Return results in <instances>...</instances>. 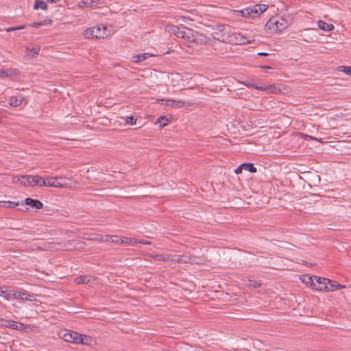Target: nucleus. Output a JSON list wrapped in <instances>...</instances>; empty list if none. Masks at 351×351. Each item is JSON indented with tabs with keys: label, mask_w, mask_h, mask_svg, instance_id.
Returning <instances> with one entry per match:
<instances>
[{
	"label": "nucleus",
	"mask_w": 351,
	"mask_h": 351,
	"mask_svg": "<svg viewBox=\"0 0 351 351\" xmlns=\"http://www.w3.org/2000/svg\"><path fill=\"white\" fill-rule=\"evenodd\" d=\"M168 31L176 36L178 38H182L189 42H196L198 43H206L208 38L202 34L194 32L193 29L186 27H177L170 25L167 27Z\"/></svg>",
	"instance_id": "f257e3e1"
},
{
	"label": "nucleus",
	"mask_w": 351,
	"mask_h": 351,
	"mask_svg": "<svg viewBox=\"0 0 351 351\" xmlns=\"http://www.w3.org/2000/svg\"><path fill=\"white\" fill-rule=\"evenodd\" d=\"M213 38L222 43H234L236 45H242L250 43L253 39L245 37L241 33L230 32L226 29H220L219 32H215L212 34Z\"/></svg>",
	"instance_id": "f03ea898"
},
{
	"label": "nucleus",
	"mask_w": 351,
	"mask_h": 351,
	"mask_svg": "<svg viewBox=\"0 0 351 351\" xmlns=\"http://www.w3.org/2000/svg\"><path fill=\"white\" fill-rule=\"evenodd\" d=\"M149 256L154 261H164V262H176V263H199L196 261L195 258H191L188 256H182L176 254H150Z\"/></svg>",
	"instance_id": "7ed1b4c3"
},
{
	"label": "nucleus",
	"mask_w": 351,
	"mask_h": 351,
	"mask_svg": "<svg viewBox=\"0 0 351 351\" xmlns=\"http://www.w3.org/2000/svg\"><path fill=\"white\" fill-rule=\"evenodd\" d=\"M60 336L64 341L69 343L90 345L92 341L90 337L69 330H62L60 333Z\"/></svg>",
	"instance_id": "20e7f679"
},
{
	"label": "nucleus",
	"mask_w": 351,
	"mask_h": 351,
	"mask_svg": "<svg viewBox=\"0 0 351 351\" xmlns=\"http://www.w3.org/2000/svg\"><path fill=\"white\" fill-rule=\"evenodd\" d=\"M289 22L283 17H272L266 24L267 29L278 32L286 29L289 25Z\"/></svg>",
	"instance_id": "39448f33"
},
{
	"label": "nucleus",
	"mask_w": 351,
	"mask_h": 351,
	"mask_svg": "<svg viewBox=\"0 0 351 351\" xmlns=\"http://www.w3.org/2000/svg\"><path fill=\"white\" fill-rule=\"evenodd\" d=\"M106 27L99 25L94 26L90 28H87L83 32V36L86 38H104L106 36L105 33Z\"/></svg>",
	"instance_id": "423d86ee"
},
{
	"label": "nucleus",
	"mask_w": 351,
	"mask_h": 351,
	"mask_svg": "<svg viewBox=\"0 0 351 351\" xmlns=\"http://www.w3.org/2000/svg\"><path fill=\"white\" fill-rule=\"evenodd\" d=\"M58 176L43 178L40 186L56 187V188H69V184L66 182H58Z\"/></svg>",
	"instance_id": "0eeeda50"
},
{
	"label": "nucleus",
	"mask_w": 351,
	"mask_h": 351,
	"mask_svg": "<svg viewBox=\"0 0 351 351\" xmlns=\"http://www.w3.org/2000/svg\"><path fill=\"white\" fill-rule=\"evenodd\" d=\"M12 297L19 300H27V301H36V295L34 293H29L26 291H16L12 290L10 291Z\"/></svg>",
	"instance_id": "6e6552de"
},
{
	"label": "nucleus",
	"mask_w": 351,
	"mask_h": 351,
	"mask_svg": "<svg viewBox=\"0 0 351 351\" xmlns=\"http://www.w3.org/2000/svg\"><path fill=\"white\" fill-rule=\"evenodd\" d=\"M162 101H165V104L167 106H170L171 108H180L185 106H191L192 105V103L189 101H184L183 100H176L173 99H158L156 100L157 103H160Z\"/></svg>",
	"instance_id": "1a4fd4ad"
},
{
	"label": "nucleus",
	"mask_w": 351,
	"mask_h": 351,
	"mask_svg": "<svg viewBox=\"0 0 351 351\" xmlns=\"http://www.w3.org/2000/svg\"><path fill=\"white\" fill-rule=\"evenodd\" d=\"M42 177L39 176H23L21 177V184L24 186H40Z\"/></svg>",
	"instance_id": "9d476101"
},
{
	"label": "nucleus",
	"mask_w": 351,
	"mask_h": 351,
	"mask_svg": "<svg viewBox=\"0 0 351 351\" xmlns=\"http://www.w3.org/2000/svg\"><path fill=\"white\" fill-rule=\"evenodd\" d=\"M268 8V5L265 4H256L252 8H248L250 18L258 17L261 14L265 12Z\"/></svg>",
	"instance_id": "9b49d317"
},
{
	"label": "nucleus",
	"mask_w": 351,
	"mask_h": 351,
	"mask_svg": "<svg viewBox=\"0 0 351 351\" xmlns=\"http://www.w3.org/2000/svg\"><path fill=\"white\" fill-rule=\"evenodd\" d=\"M243 84L247 87H253L256 90L266 91L268 93H276L279 90L274 85H269V86H259L255 85L254 84H252V83H250L247 82H243Z\"/></svg>",
	"instance_id": "f8f14e48"
},
{
	"label": "nucleus",
	"mask_w": 351,
	"mask_h": 351,
	"mask_svg": "<svg viewBox=\"0 0 351 351\" xmlns=\"http://www.w3.org/2000/svg\"><path fill=\"white\" fill-rule=\"evenodd\" d=\"M102 3L101 0H83L77 3V7L81 9L85 8L94 9L98 8Z\"/></svg>",
	"instance_id": "ddd939ff"
},
{
	"label": "nucleus",
	"mask_w": 351,
	"mask_h": 351,
	"mask_svg": "<svg viewBox=\"0 0 351 351\" xmlns=\"http://www.w3.org/2000/svg\"><path fill=\"white\" fill-rule=\"evenodd\" d=\"M315 283L313 285V289L317 290V291H327L328 289V285H327V281L328 278H322V277H317L315 276Z\"/></svg>",
	"instance_id": "4468645a"
},
{
	"label": "nucleus",
	"mask_w": 351,
	"mask_h": 351,
	"mask_svg": "<svg viewBox=\"0 0 351 351\" xmlns=\"http://www.w3.org/2000/svg\"><path fill=\"white\" fill-rule=\"evenodd\" d=\"M27 103V101H26L25 98L20 94L18 95L12 96L9 99V104L14 107L24 106L26 105Z\"/></svg>",
	"instance_id": "2eb2a0df"
},
{
	"label": "nucleus",
	"mask_w": 351,
	"mask_h": 351,
	"mask_svg": "<svg viewBox=\"0 0 351 351\" xmlns=\"http://www.w3.org/2000/svg\"><path fill=\"white\" fill-rule=\"evenodd\" d=\"M3 322V325L5 327L10 328L12 329H15L17 330H23L25 329V326L22 323H17L13 320L10 319H5L2 320Z\"/></svg>",
	"instance_id": "dca6fc26"
},
{
	"label": "nucleus",
	"mask_w": 351,
	"mask_h": 351,
	"mask_svg": "<svg viewBox=\"0 0 351 351\" xmlns=\"http://www.w3.org/2000/svg\"><path fill=\"white\" fill-rule=\"evenodd\" d=\"M19 74V71L15 69H8L6 70H0V78L8 77H16Z\"/></svg>",
	"instance_id": "f3484780"
},
{
	"label": "nucleus",
	"mask_w": 351,
	"mask_h": 351,
	"mask_svg": "<svg viewBox=\"0 0 351 351\" xmlns=\"http://www.w3.org/2000/svg\"><path fill=\"white\" fill-rule=\"evenodd\" d=\"M25 204L27 206H31L32 208H34L36 209H41L43 207V204L37 199H33L32 198L27 197L25 199Z\"/></svg>",
	"instance_id": "a211bd4d"
},
{
	"label": "nucleus",
	"mask_w": 351,
	"mask_h": 351,
	"mask_svg": "<svg viewBox=\"0 0 351 351\" xmlns=\"http://www.w3.org/2000/svg\"><path fill=\"white\" fill-rule=\"evenodd\" d=\"M317 27L319 29L324 31V32H330L334 29L335 27L332 24H329L326 23L324 21H319L317 22Z\"/></svg>",
	"instance_id": "6ab92c4d"
},
{
	"label": "nucleus",
	"mask_w": 351,
	"mask_h": 351,
	"mask_svg": "<svg viewBox=\"0 0 351 351\" xmlns=\"http://www.w3.org/2000/svg\"><path fill=\"white\" fill-rule=\"evenodd\" d=\"M327 282L328 289L326 291H332L344 287V286L341 285L337 282L329 279H328Z\"/></svg>",
	"instance_id": "aec40b11"
},
{
	"label": "nucleus",
	"mask_w": 351,
	"mask_h": 351,
	"mask_svg": "<svg viewBox=\"0 0 351 351\" xmlns=\"http://www.w3.org/2000/svg\"><path fill=\"white\" fill-rule=\"evenodd\" d=\"M152 56H154V55L152 53H141V54L134 56L133 61L134 62H141L146 60L147 58L152 57Z\"/></svg>",
	"instance_id": "412c9836"
},
{
	"label": "nucleus",
	"mask_w": 351,
	"mask_h": 351,
	"mask_svg": "<svg viewBox=\"0 0 351 351\" xmlns=\"http://www.w3.org/2000/svg\"><path fill=\"white\" fill-rule=\"evenodd\" d=\"M84 239L89 240V241H93L97 242H103V235L101 234H85L84 237Z\"/></svg>",
	"instance_id": "4be33fe9"
},
{
	"label": "nucleus",
	"mask_w": 351,
	"mask_h": 351,
	"mask_svg": "<svg viewBox=\"0 0 351 351\" xmlns=\"http://www.w3.org/2000/svg\"><path fill=\"white\" fill-rule=\"evenodd\" d=\"M76 284H89L91 282V278L88 276H81L75 279Z\"/></svg>",
	"instance_id": "5701e85b"
},
{
	"label": "nucleus",
	"mask_w": 351,
	"mask_h": 351,
	"mask_svg": "<svg viewBox=\"0 0 351 351\" xmlns=\"http://www.w3.org/2000/svg\"><path fill=\"white\" fill-rule=\"evenodd\" d=\"M302 282L308 286L313 287V285L315 283V276H310L308 275L304 276L302 279Z\"/></svg>",
	"instance_id": "b1692460"
},
{
	"label": "nucleus",
	"mask_w": 351,
	"mask_h": 351,
	"mask_svg": "<svg viewBox=\"0 0 351 351\" xmlns=\"http://www.w3.org/2000/svg\"><path fill=\"white\" fill-rule=\"evenodd\" d=\"M121 244L133 246L137 244V239L133 238L121 237Z\"/></svg>",
	"instance_id": "393cba45"
},
{
	"label": "nucleus",
	"mask_w": 351,
	"mask_h": 351,
	"mask_svg": "<svg viewBox=\"0 0 351 351\" xmlns=\"http://www.w3.org/2000/svg\"><path fill=\"white\" fill-rule=\"evenodd\" d=\"M171 119H168L165 116H160L158 118L156 123L160 125V127L163 128L168 125L170 122Z\"/></svg>",
	"instance_id": "a878e982"
},
{
	"label": "nucleus",
	"mask_w": 351,
	"mask_h": 351,
	"mask_svg": "<svg viewBox=\"0 0 351 351\" xmlns=\"http://www.w3.org/2000/svg\"><path fill=\"white\" fill-rule=\"evenodd\" d=\"M19 202H11V201H0V207L5 208H14L18 206Z\"/></svg>",
	"instance_id": "bb28decb"
},
{
	"label": "nucleus",
	"mask_w": 351,
	"mask_h": 351,
	"mask_svg": "<svg viewBox=\"0 0 351 351\" xmlns=\"http://www.w3.org/2000/svg\"><path fill=\"white\" fill-rule=\"evenodd\" d=\"M34 8L36 10L40 8L43 10H46L47 9V5L43 1L36 0L34 5Z\"/></svg>",
	"instance_id": "cd10ccee"
},
{
	"label": "nucleus",
	"mask_w": 351,
	"mask_h": 351,
	"mask_svg": "<svg viewBox=\"0 0 351 351\" xmlns=\"http://www.w3.org/2000/svg\"><path fill=\"white\" fill-rule=\"evenodd\" d=\"M243 169L251 173H256L257 169L252 163L243 164Z\"/></svg>",
	"instance_id": "c85d7f7f"
},
{
	"label": "nucleus",
	"mask_w": 351,
	"mask_h": 351,
	"mask_svg": "<svg viewBox=\"0 0 351 351\" xmlns=\"http://www.w3.org/2000/svg\"><path fill=\"white\" fill-rule=\"evenodd\" d=\"M235 13L237 16H243V17H249L250 18V12L248 8L242 10H236Z\"/></svg>",
	"instance_id": "c756f323"
},
{
	"label": "nucleus",
	"mask_w": 351,
	"mask_h": 351,
	"mask_svg": "<svg viewBox=\"0 0 351 351\" xmlns=\"http://www.w3.org/2000/svg\"><path fill=\"white\" fill-rule=\"evenodd\" d=\"M51 24V21L49 20L48 21H40V22H36L31 24L32 27L38 28L43 25H50Z\"/></svg>",
	"instance_id": "7c9ffc66"
},
{
	"label": "nucleus",
	"mask_w": 351,
	"mask_h": 351,
	"mask_svg": "<svg viewBox=\"0 0 351 351\" xmlns=\"http://www.w3.org/2000/svg\"><path fill=\"white\" fill-rule=\"evenodd\" d=\"M246 285L250 286V287H252L256 288V287H259L261 284L259 280H248V283H247Z\"/></svg>",
	"instance_id": "2f4dec72"
},
{
	"label": "nucleus",
	"mask_w": 351,
	"mask_h": 351,
	"mask_svg": "<svg viewBox=\"0 0 351 351\" xmlns=\"http://www.w3.org/2000/svg\"><path fill=\"white\" fill-rule=\"evenodd\" d=\"M112 240L111 243H116V244H121V237L117 236V235H112Z\"/></svg>",
	"instance_id": "473e14b6"
},
{
	"label": "nucleus",
	"mask_w": 351,
	"mask_h": 351,
	"mask_svg": "<svg viewBox=\"0 0 351 351\" xmlns=\"http://www.w3.org/2000/svg\"><path fill=\"white\" fill-rule=\"evenodd\" d=\"M299 135L306 139V140H315V141H318L317 138H316L315 137H313V136H309V135H307V134H302V133H300Z\"/></svg>",
	"instance_id": "72a5a7b5"
},
{
	"label": "nucleus",
	"mask_w": 351,
	"mask_h": 351,
	"mask_svg": "<svg viewBox=\"0 0 351 351\" xmlns=\"http://www.w3.org/2000/svg\"><path fill=\"white\" fill-rule=\"evenodd\" d=\"M136 122V119L134 118L133 116H130L127 118L126 123H129L130 125H134Z\"/></svg>",
	"instance_id": "f704fd0d"
},
{
	"label": "nucleus",
	"mask_w": 351,
	"mask_h": 351,
	"mask_svg": "<svg viewBox=\"0 0 351 351\" xmlns=\"http://www.w3.org/2000/svg\"><path fill=\"white\" fill-rule=\"evenodd\" d=\"M11 182L12 183H21V178L19 176H12L11 177Z\"/></svg>",
	"instance_id": "c9c22d12"
},
{
	"label": "nucleus",
	"mask_w": 351,
	"mask_h": 351,
	"mask_svg": "<svg viewBox=\"0 0 351 351\" xmlns=\"http://www.w3.org/2000/svg\"><path fill=\"white\" fill-rule=\"evenodd\" d=\"M112 235H103V242H112Z\"/></svg>",
	"instance_id": "e433bc0d"
},
{
	"label": "nucleus",
	"mask_w": 351,
	"mask_h": 351,
	"mask_svg": "<svg viewBox=\"0 0 351 351\" xmlns=\"http://www.w3.org/2000/svg\"><path fill=\"white\" fill-rule=\"evenodd\" d=\"M6 291V293L3 294V297L6 300H10V299L11 298H12V295H11V293H10V291Z\"/></svg>",
	"instance_id": "4c0bfd02"
},
{
	"label": "nucleus",
	"mask_w": 351,
	"mask_h": 351,
	"mask_svg": "<svg viewBox=\"0 0 351 351\" xmlns=\"http://www.w3.org/2000/svg\"><path fill=\"white\" fill-rule=\"evenodd\" d=\"M343 71L346 74L351 75V66H344Z\"/></svg>",
	"instance_id": "58836bf2"
},
{
	"label": "nucleus",
	"mask_w": 351,
	"mask_h": 351,
	"mask_svg": "<svg viewBox=\"0 0 351 351\" xmlns=\"http://www.w3.org/2000/svg\"><path fill=\"white\" fill-rule=\"evenodd\" d=\"M243 164H242L241 166L238 167L235 169L234 172H235L237 174H239V173H241L242 172V170H243Z\"/></svg>",
	"instance_id": "ea45409f"
},
{
	"label": "nucleus",
	"mask_w": 351,
	"mask_h": 351,
	"mask_svg": "<svg viewBox=\"0 0 351 351\" xmlns=\"http://www.w3.org/2000/svg\"><path fill=\"white\" fill-rule=\"evenodd\" d=\"M30 51L32 53H34V54H38L40 51V48L39 47H34L32 49H30Z\"/></svg>",
	"instance_id": "a19ab883"
},
{
	"label": "nucleus",
	"mask_w": 351,
	"mask_h": 351,
	"mask_svg": "<svg viewBox=\"0 0 351 351\" xmlns=\"http://www.w3.org/2000/svg\"><path fill=\"white\" fill-rule=\"evenodd\" d=\"M137 243L148 245V244H150V242L147 241H143V240H137Z\"/></svg>",
	"instance_id": "79ce46f5"
},
{
	"label": "nucleus",
	"mask_w": 351,
	"mask_h": 351,
	"mask_svg": "<svg viewBox=\"0 0 351 351\" xmlns=\"http://www.w3.org/2000/svg\"><path fill=\"white\" fill-rule=\"evenodd\" d=\"M72 243H77V244H82L81 242L80 241H69V244L71 245Z\"/></svg>",
	"instance_id": "37998d69"
},
{
	"label": "nucleus",
	"mask_w": 351,
	"mask_h": 351,
	"mask_svg": "<svg viewBox=\"0 0 351 351\" xmlns=\"http://www.w3.org/2000/svg\"><path fill=\"white\" fill-rule=\"evenodd\" d=\"M25 28V26L24 25H22V26H19V27H15V29L16 30V29H23Z\"/></svg>",
	"instance_id": "c03bdc74"
},
{
	"label": "nucleus",
	"mask_w": 351,
	"mask_h": 351,
	"mask_svg": "<svg viewBox=\"0 0 351 351\" xmlns=\"http://www.w3.org/2000/svg\"><path fill=\"white\" fill-rule=\"evenodd\" d=\"M16 30L15 27H9L7 29V32Z\"/></svg>",
	"instance_id": "a18cd8bd"
},
{
	"label": "nucleus",
	"mask_w": 351,
	"mask_h": 351,
	"mask_svg": "<svg viewBox=\"0 0 351 351\" xmlns=\"http://www.w3.org/2000/svg\"><path fill=\"white\" fill-rule=\"evenodd\" d=\"M6 291H4L0 289V296H3L4 293H5Z\"/></svg>",
	"instance_id": "49530a36"
},
{
	"label": "nucleus",
	"mask_w": 351,
	"mask_h": 351,
	"mask_svg": "<svg viewBox=\"0 0 351 351\" xmlns=\"http://www.w3.org/2000/svg\"><path fill=\"white\" fill-rule=\"evenodd\" d=\"M261 68H263V69H271V67L269 66H261Z\"/></svg>",
	"instance_id": "de8ad7c7"
},
{
	"label": "nucleus",
	"mask_w": 351,
	"mask_h": 351,
	"mask_svg": "<svg viewBox=\"0 0 351 351\" xmlns=\"http://www.w3.org/2000/svg\"><path fill=\"white\" fill-rule=\"evenodd\" d=\"M51 3H57L60 1V0H49Z\"/></svg>",
	"instance_id": "09e8293b"
},
{
	"label": "nucleus",
	"mask_w": 351,
	"mask_h": 351,
	"mask_svg": "<svg viewBox=\"0 0 351 351\" xmlns=\"http://www.w3.org/2000/svg\"><path fill=\"white\" fill-rule=\"evenodd\" d=\"M60 180H62V179H68L65 176H59L58 177Z\"/></svg>",
	"instance_id": "8fccbe9b"
},
{
	"label": "nucleus",
	"mask_w": 351,
	"mask_h": 351,
	"mask_svg": "<svg viewBox=\"0 0 351 351\" xmlns=\"http://www.w3.org/2000/svg\"><path fill=\"white\" fill-rule=\"evenodd\" d=\"M258 55H260V56H267V53H259Z\"/></svg>",
	"instance_id": "3c124183"
}]
</instances>
